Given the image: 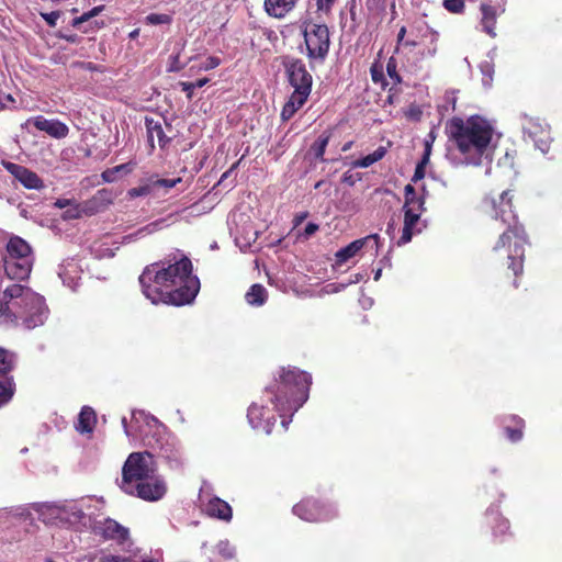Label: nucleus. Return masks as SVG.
<instances>
[{"instance_id":"f257e3e1","label":"nucleus","mask_w":562,"mask_h":562,"mask_svg":"<svg viewBox=\"0 0 562 562\" xmlns=\"http://www.w3.org/2000/svg\"><path fill=\"white\" fill-rule=\"evenodd\" d=\"M311 384L307 372L295 367L282 368L278 379L265 389L260 401L248 407L250 426L270 435L279 417L281 427L286 429L293 414L307 401Z\"/></svg>"},{"instance_id":"f03ea898","label":"nucleus","mask_w":562,"mask_h":562,"mask_svg":"<svg viewBox=\"0 0 562 562\" xmlns=\"http://www.w3.org/2000/svg\"><path fill=\"white\" fill-rule=\"evenodd\" d=\"M143 294L153 304L182 306L193 302L200 280L189 257L176 255L147 265L138 278Z\"/></svg>"},{"instance_id":"7ed1b4c3","label":"nucleus","mask_w":562,"mask_h":562,"mask_svg":"<svg viewBox=\"0 0 562 562\" xmlns=\"http://www.w3.org/2000/svg\"><path fill=\"white\" fill-rule=\"evenodd\" d=\"M513 198L510 190H505L497 195L486 194L483 196L480 207L485 215L501 221L506 226L493 246L492 254L496 259L506 256V260L502 265L512 272L515 278L514 286L517 288L516 278L524 271L525 246L528 244V235L514 211Z\"/></svg>"},{"instance_id":"20e7f679","label":"nucleus","mask_w":562,"mask_h":562,"mask_svg":"<svg viewBox=\"0 0 562 562\" xmlns=\"http://www.w3.org/2000/svg\"><path fill=\"white\" fill-rule=\"evenodd\" d=\"M493 126L480 115L467 120L453 116L446 123V134L467 164L479 165L492 137Z\"/></svg>"},{"instance_id":"39448f33","label":"nucleus","mask_w":562,"mask_h":562,"mask_svg":"<svg viewBox=\"0 0 562 562\" xmlns=\"http://www.w3.org/2000/svg\"><path fill=\"white\" fill-rule=\"evenodd\" d=\"M282 66L289 85L293 88L280 114L281 120L286 122L307 102L312 92L313 77L301 58L285 56L282 59Z\"/></svg>"},{"instance_id":"423d86ee","label":"nucleus","mask_w":562,"mask_h":562,"mask_svg":"<svg viewBox=\"0 0 562 562\" xmlns=\"http://www.w3.org/2000/svg\"><path fill=\"white\" fill-rule=\"evenodd\" d=\"M148 430L142 438L143 451H133L127 457H168L173 452V442L166 427L156 418L147 423Z\"/></svg>"},{"instance_id":"0eeeda50","label":"nucleus","mask_w":562,"mask_h":562,"mask_svg":"<svg viewBox=\"0 0 562 562\" xmlns=\"http://www.w3.org/2000/svg\"><path fill=\"white\" fill-rule=\"evenodd\" d=\"M302 33L306 46V56L312 60L324 61L330 47L329 29L324 23L304 21Z\"/></svg>"},{"instance_id":"6e6552de","label":"nucleus","mask_w":562,"mask_h":562,"mask_svg":"<svg viewBox=\"0 0 562 562\" xmlns=\"http://www.w3.org/2000/svg\"><path fill=\"white\" fill-rule=\"evenodd\" d=\"M157 472L153 459H126L122 468V481L120 487L123 492H132L136 484L154 479Z\"/></svg>"},{"instance_id":"1a4fd4ad","label":"nucleus","mask_w":562,"mask_h":562,"mask_svg":"<svg viewBox=\"0 0 562 562\" xmlns=\"http://www.w3.org/2000/svg\"><path fill=\"white\" fill-rule=\"evenodd\" d=\"M292 512L295 516L308 522L329 521L337 517L335 508L313 497H306L296 503Z\"/></svg>"},{"instance_id":"9d476101","label":"nucleus","mask_w":562,"mask_h":562,"mask_svg":"<svg viewBox=\"0 0 562 562\" xmlns=\"http://www.w3.org/2000/svg\"><path fill=\"white\" fill-rule=\"evenodd\" d=\"M44 305V297L35 293L32 289L30 292H26V296L22 302L12 303V306H19L23 310L21 316L24 317L29 328L35 327L37 323H42L41 316L45 310Z\"/></svg>"},{"instance_id":"9b49d317","label":"nucleus","mask_w":562,"mask_h":562,"mask_svg":"<svg viewBox=\"0 0 562 562\" xmlns=\"http://www.w3.org/2000/svg\"><path fill=\"white\" fill-rule=\"evenodd\" d=\"M167 492L165 482L154 474V479L146 480L140 484H136L128 495L137 496L147 502H156L164 497Z\"/></svg>"},{"instance_id":"f8f14e48","label":"nucleus","mask_w":562,"mask_h":562,"mask_svg":"<svg viewBox=\"0 0 562 562\" xmlns=\"http://www.w3.org/2000/svg\"><path fill=\"white\" fill-rule=\"evenodd\" d=\"M93 530L104 540H115L119 543H123L128 537V529L111 518L97 522Z\"/></svg>"},{"instance_id":"ddd939ff","label":"nucleus","mask_w":562,"mask_h":562,"mask_svg":"<svg viewBox=\"0 0 562 562\" xmlns=\"http://www.w3.org/2000/svg\"><path fill=\"white\" fill-rule=\"evenodd\" d=\"M4 167L26 189L38 190V189L44 188V182L37 176V173L27 169L26 167L14 164V162H5Z\"/></svg>"},{"instance_id":"4468645a","label":"nucleus","mask_w":562,"mask_h":562,"mask_svg":"<svg viewBox=\"0 0 562 562\" xmlns=\"http://www.w3.org/2000/svg\"><path fill=\"white\" fill-rule=\"evenodd\" d=\"M32 259L4 258V272L12 280H26L32 271Z\"/></svg>"},{"instance_id":"2eb2a0df","label":"nucleus","mask_w":562,"mask_h":562,"mask_svg":"<svg viewBox=\"0 0 562 562\" xmlns=\"http://www.w3.org/2000/svg\"><path fill=\"white\" fill-rule=\"evenodd\" d=\"M369 243H372L373 247L378 249V243H379V235L372 234L364 238L356 239L348 244L346 247L339 249L336 252V261L337 263H345L350 258L355 257L366 245Z\"/></svg>"},{"instance_id":"dca6fc26","label":"nucleus","mask_w":562,"mask_h":562,"mask_svg":"<svg viewBox=\"0 0 562 562\" xmlns=\"http://www.w3.org/2000/svg\"><path fill=\"white\" fill-rule=\"evenodd\" d=\"M501 425L505 437L510 442L515 443L522 439L526 424L520 416L515 414L503 416Z\"/></svg>"},{"instance_id":"f3484780","label":"nucleus","mask_w":562,"mask_h":562,"mask_svg":"<svg viewBox=\"0 0 562 562\" xmlns=\"http://www.w3.org/2000/svg\"><path fill=\"white\" fill-rule=\"evenodd\" d=\"M33 125L42 132L47 133L54 138H64L68 135V126L58 120H47L40 115L33 120Z\"/></svg>"},{"instance_id":"a211bd4d","label":"nucleus","mask_w":562,"mask_h":562,"mask_svg":"<svg viewBox=\"0 0 562 562\" xmlns=\"http://www.w3.org/2000/svg\"><path fill=\"white\" fill-rule=\"evenodd\" d=\"M145 125L147 131V140L151 149L155 148L154 138L158 139L160 148H166L171 140V137L167 136L164 132L161 123L151 117L145 119Z\"/></svg>"},{"instance_id":"6ab92c4d","label":"nucleus","mask_w":562,"mask_h":562,"mask_svg":"<svg viewBox=\"0 0 562 562\" xmlns=\"http://www.w3.org/2000/svg\"><path fill=\"white\" fill-rule=\"evenodd\" d=\"M97 414L90 406H83L78 415V419L75 424V429L81 434L91 436L97 425Z\"/></svg>"},{"instance_id":"aec40b11","label":"nucleus","mask_w":562,"mask_h":562,"mask_svg":"<svg viewBox=\"0 0 562 562\" xmlns=\"http://www.w3.org/2000/svg\"><path fill=\"white\" fill-rule=\"evenodd\" d=\"M299 0H265V11L269 16L283 19L291 12Z\"/></svg>"},{"instance_id":"412c9836","label":"nucleus","mask_w":562,"mask_h":562,"mask_svg":"<svg viewBox=\"0 0 562 562\" xmlns=\"http://www.w3.org/2000/svg\"><path fill=\"white\" fill-rule=\"evenodd\" d=\"M5 258L32 259V249L30 245L21 237H11L7 244Z\"/></svg>"},{"instance_id":"4be33fe9","label":"nucleus","mask_w":562,"mask_h":562,"mask_svg":"<svg viewBox=\"0 0 562 562\" xmlns=\"http://www.w3.org/2000/svg\"><path fill=\"white\" fill-rule=\"evenodd\" d=\"M423 212H417L413 210H404V225L402 229V235L397 240V245L402 246L412 240L414 235V227L420 220V215Z\"/></svg>"},{"instance_id":"5701e85b","label":"nucleus","mask_w":562,"mask_h":562,"mask_svg":"<svg viewBox=\"0 0 562 562\" xmlns=\"http://www.w3.org/2000/svg\"><path fill=\"white\" fill-rule=\"evenodd\" d=\"M206 512L211 517H215L225 521H229L233 516V510L228 503L218 497H214L209 502Z\"/></svg>"},{"instance_id":"b1692460","label":"nucleus","mask_w":562,"mask_h":562,"mask_svg":"<svg viewBox=\"0 0 562 562\" xmlns=\"http://www.w3.org/2000/svg\"><path fill=\"white\" fill-rule=\"evenodd\" d=\"M487 519L493 525V536L495 541L503 542L504 537L509 530V521L497 512H488Z\"/></svg>"},{"instance_id":"393cba45","label":"nucleus","mask_w":562,"mask_h":562,"mask_svg":"<svg viewBox=\"0 0 562 562\" xmlns=\"http://www.w3.org/2000/svg\"><path fill=\"white\" fill-rule=\"evenodd\" d=\"M404 198L403 210L425 211V198L417 195L415 188L411 183L406 184L404 188Z\"/></svg>"},{"instance_id":"a878e982","label":"nucleus","mask_w":562,"mask_h":562,"mask_svg":"<svg viewBox=\"0 0 562 562\" xmlns=\"http://www.w3.org/2000/svg\"><path fill=\"white\" fill-rule=\"evenodd\" d=\"M481 12H482V26L484 32H486L490 36L495 37V24H496V11L495 9L490 5L482 3L481 4Z\"/></svg>"},{"instance_id":"bb28decb","label":"nucleus","mask_w":562,"mask_h":562,"mask_svg":"<svg viewBox=\"0 0 562 562\" xmlns=\"http://www.w3.org/2000/svg\"><path fill=\"white\" fill-rule=\"evenodd\" d=\"M267 297L268 293L266 288L259 283L252 284L245 295L248 304L258 306L262 305L267 301Z\"/></svg>"},{"instance_id":"cd10ccee","label":"nucleus","mask_w":562,"mask_h":562,"mask_svg":"<svg viewBox=\"0 0 562 562\" xmlns=\"http://www.w3.org/2000/svg\"><path fill=\"white\" fill-rule=\"evenodd\" d=\"M16 385L13 376L0 380V407L7 405L14 396Z\"/></svg>"},{"instance_id":"c85d7f7f","label":"nucleus","mask_w":562,"mask_h":562,"mask_svg":"<svg viewBox=\"0 0 562 562\" xmlns=\"http://www.w3.org/2000/svg\"><path fill=\"white\" fill-rule=\"evenodd\" d=\"M16 366V356L12 351L0 347V375L3 378L14 370Z\"/></svg>"},{"instance_id":"c756f323","label":"nucleus","mask_w":562,"mask_h":562,"mask_svg":"<svg viewBox=\"0 0 562 562\" xmlns=\"http://www.w3.org/2000/svg\"><path fill=\"white\" fill-rule=\"evenodd\" d=\"M30 290V288L22 284H11L3 291V297L9 299L11 304L13 302H22Z\"/></svg>"},{"instance_id":"7c9ffc66","label":"nucleus","mask_w":562,"mask_h":562,"mask_svg":"<svg viewBox=\"0 0 562 562\" xmlns=\"http://www.w3.org/2000/svg\"><path fill=\"white\" fill-rule=\"evenodd\" d=\"M330 134L328 132L322 133L317 139L312 144L311 151L316 159L324 161V154L329 143Z\"/></svg>"},{"instance_id":"2f4dec72","label":"nucleus","mask_w":562,"mask_h":562,"mask_svg":"<svg viewBox=\"0 0 562 562\" xmlns=\"http://www.w3.org/2000/svg\"><path fill=\"white\" fill-rule=\"evenodd\" d=\"M386 155V149L383 146L378 147L372 154H369L353 162L355 167L368 168L374 162L381 160Z\"/></svg>"},{"instance_id":"473e14b6","label":"nucleus","mask_w":562,"mask_h":562,"mask_svg":"<svg viewBox=\"0 0 562 562\" xmlns=\"http://www.w3.org/2000/svg\"><path fill=\"white\" fill-rule=\"evenodd\" d=\"M154 186V177H150L147 179L146 182L139 184L138 187L132 188L127 191V195L132 199L138 198V196H146L155 191Z\"/></svg>"},{"instance_id":"72a5a7b5","label":"nucleus","mask_w":562,"mask_h":562,"mask_svg":"<svg viewBox=\"0 0 562 562\" xmlns=\"http://www.w3.org/2000/svg\"><path fill=\"white\" fill-rule=\"evenodd\" d=\"M209 78L204 77L201 79H198L194 82H188V81H180L178 85L181 88L183 92L187 94V99L190 101L193 99V91L196 88H202L209 82Z\"/></svg>"},{"instance_id":"f704fd0d","label":"nucleus","mask_w":562,"mask_h":562,"mask_svg":"<svg viewBox=\"0 0 562 562\" xmlns=\"http://www.w3.org/2000/svg\"><path fill=\"white\" fill-rule=\"evenodd\" d=\"M104 9V5L94 7L88 12H85L80 16H77L72 19L71 26L79 29L80 25L85 22H88L92 18L97 16L102 10Z\"/></svg>"},{"instance_id":"c9c22d12","label":"nucleus","mask_w":562,"mask_h":562,"mask_svg":"<svg viewBox=\"0 0 562 562\" xmlns=\"http://www.w3.org/2000/svg\"><path fill=\"white\" fill-rule=\"evenodd\" d=\"M442 5L450 13L461 14L464 12L465 1L464 0H443Z\"/></svg>"},{"instance_id":"e433bc0d","label":"nucleus","mask_w":562,"mask_h":562,"mask_svg":"<svg viewBox=\"0 0 562 562\" xmlns=\"http://www.w3.org/2000/svg\"><path fill=\"white\" fill-rule=\"evenodd\" d=\"M171 15L166 13H150L146 16V23L150 25L170 24Z\"/></svg>"},{"instance_id":"4c0bfd02","label":"nucleus","mask_w":562,"mask_h":562,"mask_svg":"<svg viewBox=\"0 0 562 562\" xmlns=\"http://www.w3.org/2000/svg\"><path fill=\"white\" fill-rule=\"evenodd\" d=\"M216 549L218 554L225 560H231L235 557V549L228 541H220Z\"/></svg>"},{"instance_id":"58836bf2","label":"nucleus","mask_w":562,"mask_h":562,"mask_svg":"<svg viewBox=\"0 0 562 562\" xmlns=\"http://www.w3.org/2000/svg\"><path fill=\"white\" fill-rule=\"evenodd\" d=\"M181 181H182L181 178H176V179H158V178L154 177L155 189L164 188L165 190H169V189L176 187Z\"/></svg>"},{"instance_id":"ea45409f","label":"nucleus","mask_w":562,"mask_h":562,"mask_svg":"<svg viewBox=\"0 0 562 562\" xmlns=\"http://www.w3.org/2000/svg\"><path fill=\"white\" fill-rule=\"evenodd\" d=\"M220 65H221V58H218L216 56H210L199 65L198 69L207 71V70L218 67Z\"/></svg>"},{"instance_id":"a19ab883","label":"nucleus","mask_w":562,"mask_h":562,"mask_svg":"<svg viewBox=\"0 0 562 562\" xmlns=\"http://www.w3.org/2000/svg\"><path fill=\"white\" fill-rule=\"evenodd\" d=\"M427 164H428V161L423 160V159L417 164L414 175H413V178H412V181L417 182L425 177V167Z\"/></svg>"},{"instance_id":"79ce46f5","label":"nucleus","mask_w":562,"mask_h":562,"mask_svg":"<svg viewBox=\"0 0 562 562\" xmlns=\"http://www.w3.org/2000/svg\"><path fill=\"white\" fill-rule=\"evenodd\" d=\"M337 0H316V8L318 12H324L325 14L330 13L334 3Z\"/></svg>"},{"instance_id":"37998d69","label":"nucleus","mask_w":562,"mask_h":562,"mask_svg":"<svg viewBox=\"0 0 562 562\" xmlns=\"http://www.w3.org/2000/svg\"><path fill=\"white\" fill-rule=\"evenodd\" d=\"M42 18L45 20V22L50 26L54 27L57 23V20L60 16L59 11H52L48 13H41Z\"/></svg>"},{"instance_id":"c03bdc74","label":"nucleus","mask_w":562,"mask_h":562,"mask_svg":"<svg viewBox=\"0 0 562 562\" xmlns=\"http://www.w3.org/2000/svg\"><path fill=\"white\" fill-rule=\"evenodd\" d=\"M127 166H128L127 164H123V165L116 166L112 169H108V170L103 171L102 172L103 180L106 182H112L114 180V175L120 171V168H126Z\"/></svg>"},{"instance_id":"a18cd8bd","label":"nucleus","mask_w":562,"mask_h":562,"mask_svg":"<svg viewBox=\"0 0 562 562\" xmlns=\"http://www.w3.org/2000/svg\"><path fill=\"white\" fill-rule=\"evenodd\" d=\"M386 71L391 79L395 82H401V77L396 71V65L394 61L390 60L386 65Z\"/></svg>"},{"instance_id":"49530a36","label":"nucleus","mask_w":562,"mask_h":562,"mask_svg":"<svg viewBox=\"0 0 562 562\" xmlns=\"http://www.w3.org/2000/svg\"><path fill=\"white\" fill-rule=\"evenodd\" d=\"M56 36L58 38H63V40H65V41H67L69 43H74V44H77V43L80 42V36H78L77 34H65V33L59 31V32L56 33Z\"/></svg>"},{"instance_id":"de8ad7c7","label":"nucleus","mask_w":562,"mask_h":562,"mask_svg":"<svg viewBox=\"0 0 562 562\" xmlns=\"http://www.w3.org/2000/svg\"><path fill=\"white\" fill-rule=\"evenodd\" d=\"M308 217V212H301L294 215L293 225L294 227L301 225Z\"/></svg>"},{"instance_id":"09e8293b","label":"nucleus","mask_w":562,"mask_h":562,"mask_svg":"<svg viewBox=\"0 0 562 562\" xmlns=\"http://www.w3.org/2000/svg\"><path fill=\"white\" fill-rule=\"evenodd\" d=\"M184 68V65L180 63L179 55L173 57V60L169 67V71H180Z\"/></svg>"},{"instance_id":"8fccbe9b","label":"nucleus","mask_w":562,"mask_h":562,"mask_svg":"<svg viewBox=\"0 0 562 562\" xmlns=\"http://www.w3.org/2000/svg\"><path fill=\"white\" fill-rule=\"evenodd\" d=\"M319 226L315 223H308L306 226H305V229H304V235L306 237H310L312 236L313 234H315L317 231H318Z\"/></svg>"},{"instance_id":"3c124183","label":"nucleus","mask_w":562,"mask_h":562,"mask_svg":"<svg viewBox=\"0 0 562 562\" xmlns=\"http://www.w3.org/2000/svg\"><path fill=\"white\" fill-rule=\"evenodd\" d=\"M238 165H239V161L233 164L232 167L222 175V177H221V179H220L217 184L223 183L227 178H229L232 172L237 169Z\"/></svg>"},{"instance_id":"603ef678","label":"nucleus","mask_w":562,"mask_h":562,"mask_svg":"<svg viewBox=\"0 0 562 562\" xmlns=\"http://www.w3.org/2000/svg\"><path fill=\"white\" fill-rule=\"evenodd\" d=\"M99 562H123V557L109 554L100 558Z\"/></svg>"},{"instance_id":"864d4df0","label":"nucleus","mask_w":562,"mask_h":562,"mask_svg":"<svg viewBox=\"0 0 562 562\" xmlns=\"http://www.w3.org/2000/svg\"><path fill=\"white\" fill-rule=\"evenodd\" d=\"M424 146H425V149H424V155H423L422 159L429 161L432 144L424 140Z\"/></svg>"},{"instance_id":"5fc2aeb1","label":"nucleus","mask_w":562,"mask_h":562,"mask_svg":"<svg viewBox=\"0 0 562 562\" xmlns=\"http://www.w3.org/2000/svg\"><path fill=\"white\" fill-rule=\"evenodd\" d=\"M437 138V132H436V127H432L430 130V132L427 134L426 138H425V142H429L431 144H434V142L436 140Z\"/></svg>"},{"instance_id":"6e6d98bb","label":"nucleus","mask_w":562,"mask_h":562,"mask_svg":"<svg viewBox=\"0 0 562 562\" xmlns=\"http://www.w3.org/2000/svg\"><path fill=\"white\" fill-rule=\"evenodd\" d=\"M405 34H406V27L402 26L397 33V38H396L397 46L404 41Z\"/></svg>"},{"instance_id":"4d7b16f0","label":"nucleus","mask_w":562,"mask_h":562,"mask_svg":"<svg viewBox=\"0 0 562 562\" xmlns=\"http://www.w3.org/2000/svg\"><path fill=\"white\" fill-rule=\"evenodd\" d=\"M69 204H70V200H67V199H58L55 202V206H57L59 209H64V207L68 206Z\"/></svg>"},{"instance_id":"13d9d810","label":"nucleus","mask_w":562,"mask_h":562,"mask_svg":"<svg viewBox=\"0 0 562 562\" xmlns=\"http://www.w3.org/2000/svg\"><path fill=\"white\" fill-rule=\"evenodd\" d=\"M122 425L124 427V431H125L126 436H128V437L132 436V426L131 427L127 426V422H126L125 417L122 418Z\"/></svg>"},{"instance_id":"bf43d9fd","label":"nucleus","mask_w":562,"mask_h":562,"mask_svg":"<svg viewBox=\"0 0 562 562\" xmlns=\"http://www.w3.org/2000/svg\"><path fill=\"white\" fill-rule=\"evenodd\" d=\"M371 76H372V80L374 82H378L380 80V78H382L383 75L381 72H378L374 68H372Z\"/></svg>"},{"instance_id":"052dcab7","label":"nucleus","mask_w":562,"mask_h":562,"mask_svg":"<svg viewBox=\"0 0 562 562\" xmlns=\"http://www.w3.org/2000/svg\"><path fill=\"white\" fill-rule=\"evenodd\" d=\"M352 145H353V142H352V140L347 142L346 144H344V145H342L341 150H342V151H348V150H350V149H351Z\"/></svg>"},{"instance_id":"680f3d73","label":"nucleus","mask_w":562,"mask_h":562,"mask_svg":"<svg viewBox=\"0 0 562 562\" xmlns=\"http://www.w3.org/2000/svg\"><path fill=\"white\" fill-rule=\"evenodd\" d=\"M539 148H540V150H541L542 153H547V151H548V149H549V146H548V144H547V143H543L541 146H539Z\"/></svg>"},{"instance_id":"e2e57ef3","label":"nucleus","mask_w":562,"mask_h":562,"mask_svg":"<svg viewBox=\"0 0 562 562\" xmlns=\"http://www.w3.org/2000/svg\"><path fill=\"white\" fill-rule=\"evenodd\" d=\"M405 45L406 46H411V47H415L417 45V43L415 41H406Z\"/></svg>"},{"instance_id":"0e129e2a","label":"nucleus","mask_w":562,"mask_h":562,"mask_svg":"<svg viewBox=\"0 0 562 562\" xmlns=\"http://www.w3.org/2000/svg\"><path fill=\"white\" fill-rule=\"evenodd\" d=\"M123 562H138V561L132 559L131 557H123Z\"/></svg>"},{"instance_id":"69168bd1","label":"nucleus","mask_w":562,"mask_h":562,"mask_svg":"<svg viewBox=\"0 0 562 562\" xmlns=\"http://www.w3.org/2000/svg\"><path fill=\"white\" fill-rule=\"evenodd\" d=\"M137 34H138V30H134V31L130 34V36H131L132 38H134V37H136V36H137Z\"/></svg>"},{"instance_id":"338daca9","label":"nucleus","mask_w":562,"mask_h":562,"mask_svg":"<svg viewBox=\"0 0 562 562\" xmlns=\"http://www.w3.org/2000/svg\"><path fill=\"white\" fill-rule=\"evenodd\" d=\"M323 183H324V181H323V180H321V181H318V182H316V183H315L314 188H315V189H318V188H321V187H322V184H323Z\"/></svg>"},{"instance_id":"774afa93","label":"nucleus","mask_w":562,"mask_h":562,"mask_svg":"<svg viewBox=\"0 0 562 562\" xmlns=\"http://www.w3.org/2000/svg\"><path fill=\"white\" fill-rule=\"evenodd\" d=\"M140 562H158L154 559H143Z\"/></svg>"}]
</instances>
